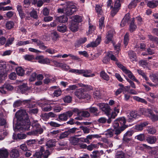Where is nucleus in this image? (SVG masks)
I'll return each mask as SVG.
<instances>
[{"instance_id": "obj_1", "label": "nucleus", "mask_w": 158, "mask_h": 158, "mask_svg": "<svg viewBox=\"0 0 158 158\" xmlns=\"http://www.w3.org/2000/svg\"><path fill=\"white\" fill-rule=\"evenodd\" d=\"M134 19H131L129 13L127 14L122 20L120 25L122 27L124 26L127 24L130 23L129 26V30L131 32L134 31L136 28V26L134 23Z\"/></svg>"}, {"instance_id": "obj_2", "label": "nucleus", "mask_w": 158, "mask_h": 158, "mask_svg": "<svg viewBox=\"0 0 158 158\" xmlns=\"http://www.w3.org/2000/svg\"><path fill=\"white\" fill-rule=\"evenodd\" d=\"M64 5L66 6V8L65 9L64 14L67 16L72 15L76 11V6L72 2H67Z\"/></svg>"}, {"instance_id": "obj_3", "label": "nucleus", "mask_w": 158, "mask_h": 158, "mask_svg": "<svg viewBox=\"0 0 158 158\" xmlns=\"http://www.w3.org/2000/svg\"><path fill=\"white\" fill-rule=\"evenodd\" d=\"M116 64L122 70L123 72L127 75L129 78L137 82H138V80L136 79L131 71L127 69L125 66L122 65L120 63L116 62Z\"/></svg>"}, {"instance_id": "obj_4", "label": "nucleus", "mask_w": 158, "mask_h": 158, "mask_svg": "<svg viewBox=\"0 0 158 158\" xmlns=\"http://www.w3.org/2000/svg\"><path fill=\"white\" fill-rule=\"evenodd\" d=\"M15 116L18 120L23 121L28 119V114L24 110H20L16 112Z\"/></svg>"}, {"instance_id": "obj_5", "label": "nucleus", "mask_w": 158, "mask_h": 158, "mask_svg": "<svg viewBox=\"0 0 158 158\" xmlns=\"http://www.w3.org/2000/svg\"><path fill=\"white\" fill-rule=\"evenodd\" d=\"M126 122V119L124 117H119L114 121L113 126L114 128H116L118 127H122L127 126L125 124Z\"/></svg>"}, {"instance_id": "obj_6", "label": "nucleus", "mask_w": 158, "mask_h": 158, "mask_svg": "<svg viewBox=\"0 0 158 158\" xmlns=\"http://www.w3.org/2000/svg\"><path fill=\"white\" fill-rule=\"evenodd\" d=\"M74 112L73 110H72L68 111L63 113L60 114L58 116L59 121H66L68 118L71 117L73 114Z\"/></svg>"}, {"instance_id": "obj_7", "label": "nucleus", "mask_w": 158, "mask_h": 158, "mask_svg": "<svg viewBox=\"0 0 158 158\" xmlns=\"http://www.w3.org/2000/svg\"><path fill=\"white\" fill-rule=\"evenodd\" d=\"M97 105L107 115H109L110 114L111 109L108 104L99 103Z\"/></svg>"}, {"instance_id": "obj_8", "label": "nucleus", "mask_w": 158, "mask_h": 158, "mask_svg": "<svg viewBox=\"0 0 158 158\" xmlns=\"http://www.w3.org/2000/svg\"><path fill=\"white\" fill-rule=\"evenodd\" d=\"M77 130V128L76 127L69 129L67 131L62 132L60 134L59 139H62L66 138L71 134L74 133Z\"/></svg>"}, {"instance_id": "obj_9", "label": "nucleus", "mask_w": 158, "mask_h": 158, "mask_svg": "<svg viewBox=\"0 0 158 158\" xmlns=\"http://www.w3.org/2000/svg\"><path fill=\"white\" fill-rule=\"evenodd\" d=\"M73 111L79 117H88L89 116V113L87 111H81L77 108H74Z\"/></svg>"}, {"instance_id": "obj_10", "label": "nucleus", "mask_w": 158, "mask_h": 158, "mask_svg": "<svg viewBox=\"0 0 158 158\" xmlns=\"http://www.w3.org/2000/svg\"><path fill=\"white\" fill-rule=\"evenodd\" d=\"M139 111L140 114L144 115L150 118L153 114L152 111L150 109L140 108Z\"/></svg>"}, {"instance_id": "obj_11", "label": "nucleus", "mask_w": 158, "mask_h": 158, "mask_svg": "<svg viewBox=\"0 0 158 158\" xmlns=\"http://www.w3.org/2000/svg\"><path fill=\"white\" fill-rule=\"evenodd\" d=\"M101 37L100 35L98 36V37L95 41H93L88 44L86 46L87 48L89 47H95L97 46L101 41Z\"/></svg>"}, {"instance_id": "obj_12", "label": "nucleus", "mask_w": 158, "mask_h": 158, "mask_svg": "<svg viewBox=\"0 0 158 158\" xmlns=\"http://www.w3.org/2000/svg\"><path fill=\"white\" fill-rule=\"evenodd\" d=\"M45 76L46 78L44 80V82L45 84L53 83L56 81V78L55 77H53L48 74H45Z\"/></svg>"}, {"instance_id": "obj_13", "label": "nucleus", "mask_w": 158, "mask_h": 158, "mask_svg": "<svg viewBox=\"0 0 158 158\" xmlns=\"http://www.w3.org/2000/svg\"><path fill=\"white\" fill-rule=\"evenodd\" d=\"M149 123L148 121H144L135 125V129L138 131H142L143 128L148 125Z\"/></svg>"}, {"instance_id": "obj_14", "label": "nucleus", "mask_w": 158, "mask_h": 158, "mask_svg": "<svg viewBox=\"0 0 158 158\" xmlns=\"http://www.w3.org/2000/svg\"><path fill=\"white\" fill-rule=\"evenodd\" d=\"M31 40L32 42L35 43L40 48L44 50L47 48V47L44 45L42 41L36 39H31Z\"/></svg>"}, {"instance_id": "obj_15", "label": "nucleus", "mask_w": 158, "mask_h": 158, "mask_svg": "<svg viewBox=\"0 0 158 158\" xmlns=\"http://www.w3.org/2000/svg\"><path fill=\"white\" fill-rule=\"evenodd\" d=\"M36 59L38 60V62L40 63L48 64L50 63V60L47 58H44L42 56H39L36 57Z\"/></svg>"}, {"instance_id": "obj_16", "label": "nucleus", "mask_w": 158, "mask_h": 158, "mask_svg": "<svg viewBox=\"0 0 158 158\" xmlns=\"http://www.w3.org/2000/svg\"><path fill=\"white\" fill-rule=\"evenodd\" d=\"M31 101L30 100H18L15 102L13 104L15 107H17L20 106L22 104H25L26 103H29Z\"/></svg>"}, {"instance_id": "obj_17", "label": "nucleus", "mask_w": 158, "mask_h": 158, "mask_svg": "<svg viewBox=\"0 0 158 158\" xmlns=\"http://www.w3.org/2000/svg\"><path fill=\"white\" fill-rule=\"evenodd\" d=\"M84 89L82 88L76 90L75 92V94L77 98L80 99H82L84 98Z\"/></svg>"}, {"instance_id": "obj_18", "label": "nucleus", "mask_w": 158, "mask_h": 158, "mask_svg": "<svg viewBox=\"0 0 158 158\" xmlns=\"http://www.w3.org/2000/svg\"><path fill=\"white\" fill-rule=\"evenodd\" d=\"M115 158H131V157L127 154H125L122 151H117L115 154Z\"/></svg>"}, {"instance_id": "obj_19", "label": "nucleus", "mask_w": 158, "mask_h": 158, "mask_svg": "<svg viewBox=\"0 0 158 158\" xmlns=\"http://www.w3.org/2000/svg\"><path fill=\"white\" fill-rule=\"evenodd\" d=\"M113 36V31L112 30L109 31L106 34L105 42L106 44L109 43L112 41Z\"/></svg>"}, {"instance_id": "obj_20", "label": "nucleus", "mask_w": 158, "mask_h": 158, "mask_svg": "<svg viewBox=\"0 0 158 158\" xmlns=\"http://www.w3.org/2000/svg\"><path fill=\"white\" fill-rule=\"evenodd\" d=\"M10 155L12 158H16L19 156V152L18 149L14 148L10 151Z\"/></svg>"}, {"instance_id": "obj_21", "label": "nucleus", "mask_w": 158, "mask_h": 158, "mask_svg": "<svg viewBox=\"0 0 158 158\" xmlns=\"http://www.w3.org/2000/svg\"><path fill=\"white\" fill-rule=\"evenodd\" d=\"M9 152L7 149L4 148L0 149V158H7Z\"/></svg>"}, {"instance_id": "obj_22", "label": "nucleus", "mask_w": 158, "mask_h": 158, "mask_svg": "<svg viewBox=\"0 0 158 158\" xmlns=\"http://www.w3.org/2000/svg\"><path fill=\"white\" fill-rule=\"evenodd\" d=\"M22 121V123H23V125H22V128L25 130H28L29 129L30 127V121L28 119H26Z\"/></svg>"}, {"instance_id": "obj_23", "label": "nucleus", "mask_w": 158, "mask_h": 158, "mask_svg": "<svg viewBox=\"0 0 158 158\" xmlns=\"http://www.w3.org/2000/svg\"><path fill=\"white\" fill-rule=\"evenodd\" d=\"M128 54L132 62H136L137 61L135 53L132 51H130L128 52Z\"/></svg>"}, {"instance_id": "obj_24", "label": "nucleus", "mask_w": 158, "mask_h": 158, "mask_svg": "<svg viewBox=\"0 0 158 158\" xmlns=\"http://www.w3.org/2000/svg\"><path fill=\"white\" fill-rule=\"evenodd\" d=\"M79 139L76 138L75 136L71 137L69 139L70 143L74 145H78L79 143Z\"/></svg>"}, {"instance_id": "obj_25", "label": "nucleus", "mask_w": 158, "mask_h": 158, "mask_svg": "<svg viewBox=\"0 0 158 158\" xmlns=\"http://www.w3.org/2000/svg\"><path fill=\"white\" fill-rule=\"evenodd\" d=\"M40 106L42 108V109L44 111H48L52 109V106L50 104H48L45 103L42 104H41Z\"/></svg>"}, {"instance_id": "obj_26", "label": "nucleus", "mask_w": 158, "mask_h": 158, "mask_svg": "<svg viewBox=\"0 0 158 158\" xmlns=\"http://www.w3.org/2000/svg\"><path fill=\"white\" fill-rule=\"evenodd\" d=\"M147 5L150 8H153L156 7L158 6V2L155 0L149 1L147 3Z\"/></svg>"}, {"instance_id": "obj_27", "label": "nucleus", "mask_w": 158, "mask_h": 158, "mask_svg": "<svg viewBox=\"0 0 158 158\" xmlns=\"http://www.w3.org/2000/svg\"><path fill=\"white\" fill-rule=\"evenodd\" d=\"M68 20L67 17L64 15L57 17L56 18L55 21H57L60 23H65Z\"/></svg>"}, {"instance_id": "obj_28", "label": "nucleus", "mask_w": 158, "mask_h": 158, "mask_svg": "<svg viewBox=\"0 0 158 158\" xmlns=\"http://www.w3.org/2000/svg\"><path fill=\"white\" fill-rule=\"evenodd\" d=\"M71 23H78L81 21V17L79 16H75L72 17Z\"/></svg>"}, {"instance_id": "obj_29", "label": "nucleus", "mask_w": 158, "mask_h": 158, "mask_svg": "<svg viewBox=\"0 0 158 158\" xmlns=\"http://www.w3.org/2000/svg\"><path fill=\"white\" fill-rule=\"evenodd\" d=\"M84 73H82L83 76L85 77H91L95 76L94 73H91V71L89 70H84Z\"/></svg>"}, {"instance_id": "obj_30", "label": "nucleus", "mask_w": 158, "mask_h": 158, "mask_svg": "<svg viewBox=\"0 0 158 158\" xmlns=\"http://www.w3.org/2000/svg\"><path fill=\"white\" fill-rule=\"evenodd\" d=\"M44 150V147H41L40 149V152H36L34 156H35L37 158H41L43 157V152Z\"/></svg>"}, {"instance_id": "obj_31", "label": "nucleus", "mask_w": 158, "mask_h": 158, "mask_svg": "<svg viewBox=\"0 0 158 158\" xmlns=\"http://www.w3.org/2000/svg\"><path fill=\"white\" fill-rule=\"evenodd\" d=\"M156 137L154 136H151L147 138V142L150 144H153L155 143L156 141Z\"/></svg>"}, {"instance_id": "obj_32", "label": "nucleus", "mask_w": 158, "mask_h": 158, "mask_svg": "<svg viewBox=\"0 0 158 158\" xmlns=\"http://www.w3.org/2000/svg\"><path fill=\"white\" fill-rule=\"evenodd\" d=\"M78 23H71L69 28L72 31L75 32L78 30Z\"/></svg>"}, {"instance_id": "obj_33", "label": "nucleus", "mask_w": 158, "mask_h": 158, "mask_svg": "<svg viewBox=\"0 0 158 158\" xmlns=\"http://www.w3.org/2000/svg\"><path fill=\"white\" fill-rule=\"evenodd\" d=\"M118 105H116V106L114 108V112H112L111 115V117L112 118H114L117 115V114L119 112V109L118 108Z\"/></svg>"}, {"instance_id": "obj_34", "label": "nucleus", "mask_w": 158, "mask_h": 158, "mask_svg": "<svg viewBox=\"0 0 158 158\" xmlns=\"http://www.w3.org/2000/svg\"><path fill=\"white\" fill-rule=\"evenodd\" d=\"M100 76L102 79L106 81H108L109 80V77L104 71H103L101 72Z\"/></svg>"}, {"instance_id": "obj_35", "label": "nucleus", "mask_w": 158, "mask_h": 158, "mask_svg": "<svg viewBox=\"0 0 158 158\" xmlns=\"http://www.w3.org/2000/svg\"><path fill=\"white\" fill-rule=\"evenodd\" d=\"M140 2V0H134L132 1L129 5L128 7L130 9L135 7L138 2Z\"/></svg>"}, {"instance_id": "obj_36", "label": "nucleus", "mask_w": 158, "mask_h": 158, "mask_svg": "<svg viewBox=\"0 0 158 158\" xmlns=\"http://www.w3.org/2000/svg\"><path fill=\"white\" fill-rule=\"evenodd\" d=\"M84 69H71L69 70V72L72 73H74L77 74H81L84 73Z\"/></svg>"}, {"instance_id": "obj_37", "label": "nucleus", "mask_w": 158, "mask_h": 158, "mask_svg": "<svg viewBox=\"0 0 158 158\" xmlns=\"http://www.w3.org/2000/svg\"><path fill=\"white\" fill-rule=\"evenodd\" d=\"M16 72L17 75L23 76L24 74V71L21 67H18L16 69Z\"/></svg>"}, {"instance_id": "obj_38", "label": "nucleus", "mask_w": 158, "mask_h": 158, "mask_svg": "<svg viewBox=\"0 0 158 158\" xmlns=\"http://www.w3.org/2000/svg\"><path fill=\"white\" fill-rule=\"evenodd\" d=\"M67 27L64 25H61L57 27V30L62 33H64L66 31Z\"/></svg>"}, {"instance_id": "obj_39", "label": "nucleus", "mask_w": 158, "mask_h": 158, "mask_svg": "<svg viewBox=\"0 0 158 158\" xmlns=\"http://www.w3.org/2000/svg\"><path fill=\"white\" fill-rule=\"evenodd\" d=\"M19 89L20 92L23 94L24 93L25 91L27 90L28 89L27 84H23L20 86L19 87Z\"/></svg>"}, {"instance_id": "obj_40", "label": "nucleus", "mask_w": 158, "mask_h": 158, "mask_svg": "<svg viewBox=\"0 0 158 158\" xmlns=\"http://www.w3.org/2000/svg\"><path fill=\"white\" fill-rule=\"evenodd\" d=\"M127 126L122 127H119L115 131V134L117 135L119 134L123 131L127 127Z\"/></svg>"}, {"instance_id": "obj_41", "label": "nucleus", "mask_w": 158, "mask_h": 158, "mask_svg": "<svg viewBox=\"0 0 158 158\" xmlns=\"http://www.w3.org/2000/svg\"><path fill=\"white\" fill-rule=\"evenodd\" d=\"M14 25V23L11 21H8L6 24V27L7 29H10L13 27Z\"/></svg>"}, {"instance_id": "obj_42", "label": "nucleus", "mask_w": 158, "mask_h": 158, "mask_svg": "<svg viewBox=\"0 0 158 158\" xmlns=\"http://www.w3.org/2000/svg\"><path fill=\"white\" fill-rule=\"evenodd\" d=\"M129 34L127 32L125 35L123 40V43L124 45L126 46L129 42Z\"/></svg>"}, {"instance_id": "obj_43", "label": "nucleus", "mask_w": 158, "mask_h": 158, "mask_svg": "<svg viewBox=\"0 0 158 158\" xmlns=\"http://www.w3.org/2000/svg\"><path fill=\"white\" fill-rule=\"evenodd\" d=\"M31 123L32 126L36 129L39 128L40 127V124L36 120H33L31 121Z\"/></svg>"}, {"instance_id": "obj_44", "label": "nucleus", "mask_w": 158, "mask_h": 158, "mask_svg": "<svg viewBox=\"0 0 158 158\" xmlns=\"http://www.w3.org/2000/svg\"><path fill=\"white\" fill-rule=\"evenodd\" d=\"M95 27L94 26L91 24H89V30L86 33L87 35H88L89 34L92 33L95 30Z\"/></svg>"}, {"instance_id": "obj_45", "label": "nucleus", "mask_w": 158, "mask_h": 158, "mask_svg": "<svg viewBox=\"0 0 158 158\" xmlns=\"http://www.w3.org/2000/svg\"><path fill=\"white\" fill-rule=\"evenodd\" d=\"M89 109L91 113L94 114L96 116L98 115L99 113L97 112L98 110L96 107H90L89 108Z\"/></svg>"}, {"instance_id": "obj_46", "label": "nucleus", "mask_w": 158, "mask_h": 158, "mask_svg": "<svg viewBox=\"0 0 158 158\" xmlns=\"http://www.w3.org/2000/svg\"><path fill=\"white\" fill-rule=\"evenodd\" d=\"M150 77L153 82L158 83V78L156 75L154 74H151L150 75Z\"/></svg>"}, {"instance_id": "obj_47", "label": "nucleus", "mask_w": 158, "mask_h": 158, "mask_svg": "<svg viewBox=\"0 0 158 158\" xmlns=\"http://www.w3.org/2000/svg\"><path fill=\"white\" fill-rule=\"evenodd\" d=\"M147 128L148 129L147 130L148 133L149 134H153L156 132V131L155 128L152 126L148 127Z\"/></svg>"}, {"instance_id": "obj_48", "label": "nucleus", "mask_w": 158, "mask_h": 158, "mask_svg": "<svg viewBox=\"0 0 158 158\" xmlns=\"http://www.w3.org/2000/svg\"><path fill=\"white\" fill-rule=\"evenodd\" d=\"M137 71L139 74L142 76L146 81L148 80V78L147 77L145 73L143 71L140 69H137Z\"/></svg>"}, {"instance_id": "obj_49", "label": "nucleus", "mask_w": 158, "mask_h": 158, "mask_svg": "<svg viewBox=\"0 0 158 158\" xmlns=\"http://www.w3.org/2000/svg\"><path fill=\"white\" fill-rule=\"evenodd\" d=\"M60 68H62L63 70L65 71H68L70 69V67L66 64L61 63L60 65Z\"/></svg>"}, {"instance_id": "obj_50", "label": "nucleus", "mask_w": 158, "mask_h": 158, "mask_svg": "<svg viewBox=\"0 0 158 158\" xmlns=\"http://www.w3.org/2000/svg\"><path fill=\"white\" fill-rule=\"evenodd\" d=\"M93 96L94 98L98 99L100 98L101 96V94L100 91L98 89L96 90L93 94Z\"/></svg>"}, {"instance_id": "obj_51", "label": "nucleus", "mask_w": 158, "mask_h": 158, "mask_svg": "<svg viewBox=\"0 0 158 158\" xmlns=\"http://www.w3.org/2000/svg\"><path fill=\"white\" fill-rule=\"evenodd\" d=\"M45 52L48 53L53 55L57 52V51L52 48H48L46 49Z\"/></svg>"}, {"instance_id": "obj_52", "label": "nucleus", "mask_w": 158, "mask_h": 158, "mask_svg": "<svg viewBox=\"0 0 158 158\" xmlns=\"http://www.w3.org/2000/svg\"><path fill=\"white\" fill-rule=\"evenodd\" d=\"M60 131V130H54L49 133L48 134V135L49 136L52 137L58 134Z\"/></svg>"}, {"instance_id": "obj_53", "label": "nucleus", "mask_w": 158, "mask_h": 158, "mask_svg": "<svg viewBox=\"0 0 158 158\" xmlns=\"http://www.w3.org/2000/svg\"><path fill=\"white\" fill-rule=\"evenodd\" d=\"M104 18L103 17H102L99 20V26L100 29H102L104 26Z\"/></svg>"}, {"instance_id": "obj_54", "label": "nucleus", "mask_w": 158, "mask_h": 158, "mask_svg": "<svg viewBox=\"0 0 158 158\" xmlns=\"http://www.w3.org/2000/svg\"><path fill=\"white\" fill-rule=\"evenodd\" d=\"M99 156V152L97 151H94L90 155L92 158H97Z\"/></svg>"}, {"instance_id": "obj_55", "label": "nucleus", "mask_w": 158, "mask_h": 158, "mask_svg": "<svg viewBox=\"0 0 158 158\" xmlns=\"http://www.w3.org/2000/svg\"><path fill=\"white\" fill-rule=\"evenodd\" d=\"M95 10L98 14H101L102 12V7L99 5H96L95 6Z\"/></svg>"}, {"instance_id": "obj_56", "label": "nucleus", "mask_w": 158, "mask_h": 158, "mask_svg": "<svg viewBox=\"0 0 158 158\" xmlns=\"http://www.w3.org/2000/svg\"><path fill=\"white\" fill-rule=\"evenodd\" d=\"M55 143L52 140H50L47 141L46 143V145L48 148H50L54 146Z\"/></svg>"}, {"instance_id": "obj_57", "label": "nucleus", "mask_w": 158, "mask_h": 158, "mask_svg": "<svg viewBox=\"0 0 158 158\" xmlns=\"http://www.w3.org/2000/svg\"><path fill=\"white\" fill-rule=\"evenodd\" d=\"M135 138L138 140L142 141L144 140L145 136L143 134H140L136 136Z\"/></svg>"}, {"instance_id": "obj_58", "label": "nucleus", "mask_w": 158, "mask_h": 158, "mask_svg": "<svg viewBox=\"0 0 158 158\" xmlns=\"http://www.w3.org/2000/svg\"><path fill=\"white\" fill-rule=\"evenodd\" d=\"M80 85L81 87H84V89L87 91L92 90L93 89L92 87L89 85H84L81 84H80Z\"/></svg>"}, {"instance_id": "obj_59", "label": "nucleus", "mask_w": 158, "mask_h": 158, "mask_svg": "<svg viewBox=\"0 0 158 158\" xmlns=\"http://www.w3.org/2000/svg\"><path fill=\"white\" fill-rule=\"evenodd\" d=\"M36 75L37 74L35 73L34 72L32 73L29 79V81L32 82L35 81L36 79Z\"/></svg>"}, {"instance_id": "obj_60", "label": "nucleus", "mask_w": 158, "mask_h": 158, "mask_svg": "<svg viewBox=\"0 0 158 158\" xmlns=\"http://www.w3.org/2000/svg\"><path fill=\"white\" fill-rule=\"evenodd\" d=\"M87 40V38L86 37H83L80 38L78 41L77 43L79 45L84 44Z\"/></svg>"}, {"instance_id": "obj_61", "label": "nucleus", "mask_w": 158, "mask_h": 158, "mask_svg": "<svg viewBox=\"0 0 158 158\" xmlns=\"http://www.w3.org/2000/svg\"><path fill=\"white\" fill-rule=\"evenodd\" d=\"M43 116H46V117L48 118L49 117H54L55 116V114H54L52 112H50L48 113V114H45L42 115Z\"/></svg>"}, {"instance_id": "obj_62", "label": "nucleus", "mask_w": 158, "mask_h": 158, "mask_svg": "<svg viewBox=\"0 0 158 158\" xmlns=\"http://www.w3.org/2000/svg\"><path fill=\"white\" fill-rule=\"evenodd\" d=\"M4 86L5 87L6 89L8 90H13L14 89V87L9 84H4Z\"/></svg>"}, {"instance_id": "obj_63", "label": "nucleus", "mask_w": 158, "mask_h": 158, "mask_svg": "<svg viewBox=\"0 0 158 158\" xmlns=\"http://www.w3.org/2000/svg\"><path fill=\"white\" fill-rule=\"evenodd\" d=\"M80 127L84 133L88 134L89 132L90 129L84 126H81Z\"/></svg>"}, {"instance_id": "obj_64", "label": "nucleus", "mask_w": 158, "mask_h": 158, "mask_svg": "<svg viewBox=\"0 0 158 158\" xmlns=\"http://www.w3.org/2000/svg\"><path fill=\"white\" fill-rule=\"evenodd\" d=\"M14 40L13 37L9 38L7 40L6 44V46H8L10 45L11 44Z\"/></svg>"}]
</instances>
